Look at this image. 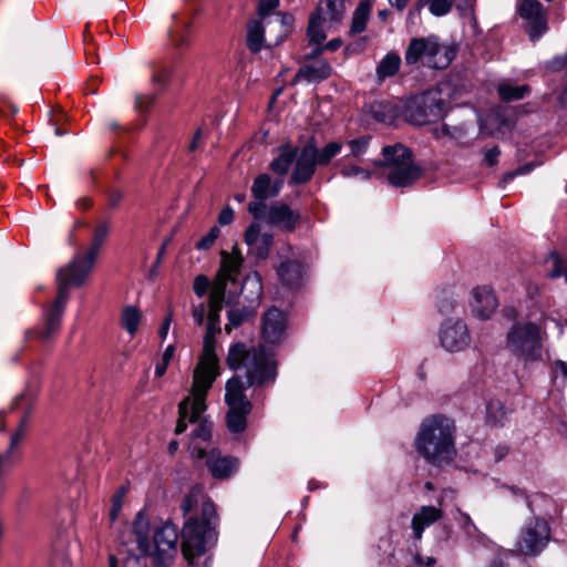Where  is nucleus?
Returning <instances> with one entry per match:
<instances>
[{
  "label": "nucleus",
  "instance_id": "f257e3e1",
  "mask_svg": "<svg viewBox=\"0 0 567 567\" xmlns=\"http://www.w3.org/2000/svg\"><path fill=\"white\" fill-rule=\"evenodd\" d=\"M110 231L107 221L100 223L93 231L92 244L82 257H74L56 274L58 293L54 302L45 311L42 328L25 331V339H39L42 342L51 340L60 331L62 317L70 298V289L83 286L92 271L99 251Z\"/></svg>",
  "mask_w": 567,
  "mask_h": 567
},
{
  "label": "nucleus",
  "instance_id": "f03ea898",
  "mask_svg": "<svg viewBox=\"0 0 567 567\" xmlns=\"http://www.w3.org/2000/svg\"><path fill=\"white\" fill-rule=\"evenodd\" d=\"M200 503V516L195 515L187 519L182 532V553L189 566L194 565L197 557L204 555L208 544L215 537L217 513L215 504L205 499L199 491H192L181 503V511L184 516L192 513Z\"/></svg>",
  "mask_w": 567,
  "mask_h": 567
},
{
  "label": "nucleus",
  "instance_id": "7ed1b4c3",
  "mask_svg": "<svg viewBox=\"0 0 567 567\" xmlns=\"http://www.w3.org/2000/svg\"><path fill=\"white\" fill-rule=\"evenodd\" d=\"M226 363L231 370L243 371L245 390L268 386L277 379V361L264 344L247 346L237 342L230 346Z\"/></svg>",
  "mask_w": 567,
  "mask_h": 567
},
{
  "label": "nucleus",
  "instance_id": "20e7f679",
  "mask_svg": "<svg viewBox=\"0 0 567 567\" xmlns=\"http://www.w3.org/2000/svg\"><path fill=\"white\" fill-rule=\"evenodd\" d=\"M454 434L453 420L443 415L427 417L416 435V450L431 464L449 463L456 455Z\"/></svg>",
  "mask_w": 567,
  "mask_h": 567
},
{
  "label": "nucleus",
  "instance_id": "39448f33",
  "mask_svg": "<svg viewBox=\"0 0 567 567\" xmlns=\"http://www.w3.org/2000/svg\"><path fill=\"white\" fill-rule=\"evenodd\" d=\"M341 150L342 144L339 142H329L319 148L316 136H310L301 147H298L289 184L305 185L309 183L313 178L317 167L328 166Z\"/></svg>",
  "mask_w": 567,
  "mask_h": 567
},
{
  "label": "nucleus",
  "instance_id": "423d86ee",
  "mask_svg": "<svg viewBox=\"0 0 567 567\" xmlns=\"http://www.w3.org/2000/svg\"><path fill=\"white\" fill-rule=\"evenodd\" d=\"M382 159L373 162L378 168L384 169L389 184L396 188L412 186L422 175L419 165L413 161L412 152L398 143L382 148Z\"/></svg>",
  "mask_w": 567,
  "mask_h": 567
},
{
  "label": "nucleus",
  "instance_id": "0eeeda50",
  "mask_svg": "<svg viewBox=\"0 0 567 567\" xmlns=\"http://www.w3.org/2000/svg\"><path fill=\"white\" fill-rule=\"evenodd\" d=\"M506 347L516 362L528 370L544 359L539 327L534 322H516L508 330Z\"/></svg>",
  "mask_w": 567,
  "mask_h": 567
},
{
  "label": "nucleus",
  "instance_id": "6e6552de",
  "mask_svg": "<svg viewBox=\"0 0 567 567\" xmlns=\"http://www.w3.org/2000/svg\"><path fill=\"white\" fill-rule=\"evenodd\" d=\"M456 55L453 45L441 42L435 34L412 38L404 51V62L412 66L422 64L434 70L446 69Z\"/></svg>",
  "mask_w": 567,
  "mask_h": 567
},
{
  "label": "nucleus",
  "instance_id": "1a4fd4ad",
  "mask_svg": "<svg viewBox=\"0 0 567 567\" xmlns=\"http://www.w3.org/2000/svg\"><path fill=\"white\" fill-rule=\"evenodd\" d=\"M220 255V268L214 279L210 289L219 288V291L224 295H228L229 289H238L240 295L244 288L250 285L254 289V297L251 300L259 301L262 295V284L259 274L254 272L248 275L243 284L239 281V275L244 259L238 248L234 247L230 254L227 251H221Z\"/></svg>",
  "mask_w": 567,
  "mask_h": 567
},
{
  "label": "nucleus",
  "instance_id": "9d476101",
  "mask_svg": "<svg viewBox=\"0 0 567 567\" xmlns=\"http://www.w3.org/2000/svg\"><path fill=\"white\" fill-rule=\"evenodd\" d=\"M447 107L443 89L436 86L410 99L404 109V116L414 125H425L442 118Z\"/></svg>",
  "mask_w": 567,
  "mask_h": 567
},
{
  "label": "nucleus",
  "instance_id": "9b49d317",
  "mask_svg": "<svg viewBox=\"0 0 567 567\" xmlns=\"http://www.w3.org/2000/svg\"><path fill=\"white\" fill-rule=\"evenodd\" d=\"M217 333L206 331L204 337L203 353L199 358L197 367L194 370L193 383L196 393L197 409L204 406L207 393L212 388L215 379L219 374L218 358L215 352V337Z\"/></svg>",
  "mask_w": 567,
  "mask_h": 567
},
{
  "label": "nucleus",
  "instance_id": "f8f14e48",
  "mask_svg": "<svg viewBox=\"0 0 567 567\" xmlns=\"http://www.w3.org/2000/svg\"><path fill=\"white\" fill-rule=\"evenodd\" d=\"M225 390V402L228 405L227 429L231 433H241L247 427V416L252 410V404L245 394L243 378L240 375L230 378L226 382Z\"/></svg>",
  "mask_w": 567,
  "mask_h": 567
},
{
  "label": "nucleus",
  "instance_id": "ddd939ff",
  "mask_svg": "<svg viewBox=\"0 0 567 567\" xmlns=\"http://www.w3.org/2000/svg\"><path fill=\"white\" fill-rule=\"evenodd\" d=\"M177 526L166 522L154 532L151 550L143 553L151 556L155 567H169L177 554Z\"/></svg>",
  "mask_w": 567,
  "mask_h": 567
},
{
  "label": "nucleus",
  "instance_id": "4468645a",
  "mask_svg": "<svg viewBox=\"0 0 567 567\" xmlns=\"http://www.w3.org/2000/svg\"><path fill=\"white\" fill-rule=\"evenodd\" d=\"M550 540V526L546 519L529 518L522 527L516 542L517 550L525 556L536 557Z\"/></svg>",
  "mask_w": 567,
  "mask_h": 567
},
{
  "label": "nucleus",
  "instance_id": "2eb2a0df",
  "mask_svg": "<svg viewBox=\"0 0 567 567\" xmlns=\"http://www.w3.org/2000/svg\"><path fill=\"white\" fill-rule=\"evenodd\" d=\"M189 451L195 460H205L208 472L218 481L229 480L239 468L236 456L224 455L218 449L206 451L204 446L190 444Z\"/></svg>",
  "mask_w": 567,
  "mask_h": 567
},
{
  "label": "nucleus",
  "instance_id": "dca6fc26",
  "mask_svg": "<svg viewBox=\"0 0 567 567\" xmlns=\"http://www.w3.org/2000/svg\"><path fill=\"white\" fill-rule=\"evenodd\" d=\"M282 186L284 181L280 178H272L266 173L257 175L250 188L254 200L248 204L249 214L254 218H262L267 208L266 200L277 197Z\"/></svg>",
  "mask_w": 567,
  "mask_h": 567
},
{
  "label": "nucleus",
  "instance_id": "f3484780",
  "mask_svg": "<svg viewBox=\"0 0 567 567\" xmlns=\"http://www.w3.org/2000/svg\"><path fill=\"white\" fill-rule=\"evenodd\" d=\"M440 341L450 352L465 350L471 343L467 326L461 320H446L441 328Z\"/></svg>",
  "mask_w": 567,
  "mask_h": 567
},
{
  "label": "nucleus",
  "instance_id": "a211bd4d",
  "mask_svg": "<svg viewBox=\"0 0 567 567\" xmlns=\"http://www.w3.org/2000/svg\"><path fill=\"white\" fill-rule=\"evenodd\" d=\"M287 334V317L276 307L269 308L261 317V337L267 343L278 344Z\"/></svg>",
  "mask_w": 567,
  "mask_h": 567
},
{
  "label": "nucleus",
  "instance_id": "6ab92c4d",
  "mask_svg": "<svg viewBox=\"0 0 567 567\" xmlns=\"http://www.w3.org/2000/svg\"><path fill=\"white\" fill-rule=\"evenodd\" d=\"M518 12L527 21V33L532 41L538 40L547 30L543 4L538 0H523Z\"/></svg>",
  "mask_w": 567,
  "mask_h": 567
},
{
  "label": "nucleus",
  "instance_id": "aec40b11",
  "mask_svg": "<svg viewBox=\"0 0 567 567\" xmlns=\"http://www.w3.org/2000/svg\"><path fill=\"white\" fill-rule=\"evenodd\" d=\"M239 297L238 289H229L228 295H224L219 291V288L210 289L207 311V328L208 332H220V311L223 305L231 306L237 302Z\"/></svg>",
  "mask_w": 567,
  "mask_h": 567
},
{
  "label": "nucleus",
  "instance_id": "412c9836",
  "mask_svg": "<svg viewBox=\"0 0 567 567\" xmlns=\"http://www.w3.org/2000/svg\"><path fill=\"white\" fill-rule=\"evenodd\" d=\"M258 219L286 231H293L300 219V214L292 210L289 205L277 202L267 206L265 216Z\"/></svg>",
  "mask_w": 567,
  "mask_h": 567
},
{
  "label": "nucleus",
  "instance_id": "4be33fe9",
  "mask_svg": "<svg viewBox=\"0 0 567 567\" xmlns=\"http://www.w3.org/2000/svg\"><path fill=\"white\" fill-rule=\"evenodd\" d=\"M245 243L250 251L259 259H266L274 244V236L270 233H262L260 225L252 223L245 231Z\"/></svg>",
  "mask_w": 567,
  "mask_h": 567
},
{
  "label": "nucleus",
  "instance_id": "5701e85b",
  "mask_svg": "<svg viewBox=\"0 0 567 567\" xmlns=\"http://www.w3.org/2000/svg\"><path fill=\"white\" fill-rule=\"evenodd\" d=\"M497 299L493 290L486 286L477 287L472 291V312L480 319H489L497 308Z\"/></svg>",
  "mask_w": 567,
  "mask_h": 567
},
{
  "label": "nucleus",
  "instance_id": "b1692460",
  "mask_svg": "<svg viewBox=\"0 0 567 567\" xmlns=\"http://www.w3.org/2000/svg\"><path fill=\"white\" fill-rule=\"evenodd\" d=\"M192 395L193 398H185L179 404H178V421L175 427V434L179 435L183 432L186 431L188 423H195L199 420L200 415L206 410V403L204 402L203 410L197 409L196 405V393L194 391V384L192 385Z\"/></svg>",
  "mask_w": 567,
  "mask_h": 567
},
{
  "label": "nucleus",
  "instance_id": "393cba45",
  "mask_svg": "<svg viewBox=\"0 0 567 567\" xmlns=\"http://www.w3.org/2000/svg\"><path fill=\"white\" fill-rule=\"evenodd\" d=\"M35 402V395L32 392H24L18 395L12 402L11 409H23L24 414L20 420L17 432L12 435L10 441L9 452L13 450L24 435V429L27 425L28 417L31 413L32 406Z\"/></svg>",
  "mask_w": 567,
  "mask_h": 567
},
{
  "label": "nucleus",
  "instance_id": "a878e982",
  "mask_svg": "<svg viewBox=\"0 0 567 567\" xmlns=\"http://www.w3.org/2000/svg\"><path fill=\"white\" fill-rule=\"evenodd\" d=\"M442 516V509L434 506H422L412 517L411 527L413 530V537L416 540H420L424 529L440 520Z\"/></svg>",
  "mask_w": 567,
  "mask_h": 567
},
{
  "label": "nucleus",
  "instance_id": "bb28decb",
  "mask_svg": "<svg viewBox=\"0 0 567 567\" xmlns=\"http://www.w3.org/2000/svg\"><path fill=\"white\" fill-rule=\"evenodd\" d=\"M332 74V66L324 60L316 61L302 65L296 73L293 82L305 80L307 82H321L330 78Z\"/></svg>",
  "mask_w": 567,
  "mask_h": 567
},
{
  "label": "nucleus",
  "instance_id": "cd10ccee",
  "mask_svg": "<svg viewBox=\"0 0 567 567\" xmlns=\"http://www.w3.org/2000/svg\"><path fill=\"white\" fill-rule=\"evenodd\" d=\"M279 154L275 157L269 168L279 176H285L289 172L291 165L295 163L298 154V146L292 145L290 142L284 143L278 147Z\"/></svg>",
  "mask_w": 567,
  "mask_h": 567
},
{
  "label": "nucleus",
  "instance_id": "c85d7f7f",
  "mask_svg": "<svg viewBox=\"0 0 567 567\" xmlns=\"http://www.w3.org/2000/svg\"><path fill=\"white\" fill-rule=\"evenodd\" d=\"M346 12V0H319L312 11L318 17L324 18L330 23H340Z\"/></svg>",
  "mask_w": 567,
  "mask_h": 567
},
{
  "label": "nucleus",
  "instance_id": "c756f323",
  "mask_svg": "<svg viewBox=\"0 0 567 567\" xmlns=\"http://www.w3.org/2000/svg\"><path fill=\"white\" fill-rule=\"evenodd\" d=\"M277 275L285 286L298 287L302 277V265L297 260L282 261L277 268Z\"/></svg>",
  "mask_w": 567,
  "mask_h": 567
},
{
  "label": "nucleus",
  "instance_id": "7c9ffc66",
  "mask_svg": "<svg viewBox=\"0 0 567 567\" xmlns=\"http://www.w3.org/2000/svg\"><path fill=\"white\" fill-rule=\"evenodd\" d=\"M372 11L371 0H361L352 12L349 35L362 33L368 24Z\"/></svg>",
  "mask_w": 567,
  "mask_h": 567
},
{
  "label": "nucleus",
  "instance_id": "2f4dec72",
  "mask_svg": "<svg viewBox=\"0 0 567 567\" xmlns=\"http://www.w3.org/2000/svg\"><path fill=\"white\" fill-rule=\"evenodd\" d=\"M372 117L380 123L393 124L399 116L396 105L390 101L374 102L370 106Z\"/></svg>",
  "mask_w": 567,
  "mask_h": 567
},
{
  "label": "nucleus",
  "instance_id": "473e14b6",
  "mask_svg": "<svg viewBox=\"0 0 567 567\" xmlns=\"http://www.w3.org/2000/svg\"><path fill=\"white\" fill-rule=\"evenodd\" d=\"M148 522L143 517L141 513L137 514L132 525V533L135 537L137 548L140 551L147 553L151 550V542L148 540Z\"/></svg>",
  "mask_w": 567,
  "mask_h": 567
},
{
  "label": "nucleus",
  "instance_id": "72a5a7b5",
  "mask_svg": "<svg viewBox=\"0 0 567 567\" xmlns=\"http://www.w3.org/2000/svg\"><path fill=\"white\" fill-rule=\"evenodd\" d=\"M401 62V56L396 52L386 53L377 66L378 79L383 81L386 78L394 76L400 70Z\"/></svg>",
  "mask_w": 567,
  "mask_h": 567
},
{
  "label": "nucleus",
  "instance_id": "f704fd0d",
  "mask_svg": "<svg viewBox=\"0 0 567 567\" xmlns=\"http://www.w3.org/2000/svg\"><path fill=\"white\" fill-rule=\"evenodd\" d=\"M265 42V27L259 20H250L247 24V47L257 53L259 52Z\"/></svg>",
  "mask_w": 567,
  "mask_h": 567
},
{
  "label": "nucleus",
  "instance_id": "c9c22d12",
  "mask_svg": "<svg viewBox=\"0 0 567 567\" xmlns=\"http://www.w3.org/2000/svg\"><path fill=\"white\" fill-rule=\"evenodd\" d=\"M255 315L256 309L251 306L230 309L227 312L228 323L225 326L226 332L230 333L233 329L240 327L244 322L255 317Z\"/></svg>",
  "mask_w": 567,
  "mask_h": 567
},
{
  "label": "nucleus",
  "instance_id": "e433bc0d",
  "mask_svg": "<svg viewBox=\"0 0 567 567\" xmlns=\"http://www.w3.org/2000/svg\"><path fill=\"white\" fill-rule=\"evenodd\" d=\"M508 411L499 400H489L486 405V422L491 426H502Z\"/></svg>",
  "mask_w": 567,
  "mask_h": 567
},
{
  "label": "nucleus",
  "instance_id": "4c0bfd02",
  "mask_svg": "<svg viewBox=\"0 0 567 567\" xmlns=\"http://www.w3.org/2000/svg\"><path fill=\"white\" fill-rule=\"evenodd\" d=\"M324 22V18L311 12L307 28V37L311 44L319 45L326 40L327 35L322 27Z\"/></svg>",
  "mask_w": 567,
  "mask_h": 567
},
{
  "label": "nucleus",
  "instance_id": "58836bf2",
  "mask_svg": "<svg viewBox=\"0 0 567 567\" xmlns=\"http://www.w3.org/2000/svg\"><path fill=\"white\" fill-rule=\"evenodd\" d=\"M548 275L551 278L564 277L567 282V256L564 257L557 251H551L547 259Z\"/></svg>",
  "mask_w": 567,
  "mask_h": 567
},
{
  "label": "nucleus",
  "instance_id": "ea45409f",
  "mask_svg": "<svg viewBox=\"0 0 567 567\" xmlns=\"http://www.w3.org/2000/svg\"><path fill=\"white\" fill-rule=\"evenodd\" d=\"M142 313L135 306H126L122 310L121 324L131 334L134 336L138 329Z\"/></svg>",
  "mask_w": 567,
  "mask_h": 567
},
{
  "label": "nucleus",
  "instance_id": "a19ab883",
  "mask_svg": "<svg viewBox=\"0 0 567 567\" xmlns=\"http://www.w3.org/2000/svg\"><path fill=\"white\" fill-rule=\"evenodd\" d=\"M498 94L499 97L505 102H512L524 99L530 92V87L526 84L524 85H512L508 83H504L498 85Z\"/></svg>",
  "mask_w": 567,
  "mask_h": 567
},
{
  "label": "nucleus",
  "instance_id": "79ce46f5",
  "mask_svg": "<svg viewBox=\"0 0 567 567\" xmlns=\"http://www.w3.org/2000/svg\"><path fill=\"white\" fill-rule=\"evenodd\" d=\"M347 157L338 162L339 174L344 178L360 177L364 181H369L373 173L355 164L348 163Z\"/></svg>",
  "mask_w": 567,
  "mask_h": 567
},
{
  "label": "nucleus",
  "instance_id": "37998d69",
  "mask_svg": "<svg viewBox=\"0 0 567 567\" xmlns=\"http://www.w3.org/2000/svg\"><path fill=\"white\" fill-rule=\"evenodd\" d=\"M432 134L437 140L447 137L453 141H460L465 136L466 131L462 125L451 127L447 124H442L440 127L433 128Z\"/></svg>",
  "mask_w": 567,
  "mask_h": 567
},
{
  "label": "nucleus",
  "instance_id": "c03bdc74",
  "mask_svg": "<svg viewBox=\"0 0 567 567\" xmlns=\"http://www.w3.org/2000/svg\"><path fill=\"white\" fill-rule=\"evenodd\" d=\"M188 27L189 22L176 20L174 25L169 29L168 34L175 47H182L187 43L186 30Z\"/></svg>",
  "mask_w": 567,
  "mask_h": 567
},
{
  "label": "nucleus",
  "instance_id": "a18cd8bd",
  "mask_svg": "<svg viewBox=\"0 0 567 567\" xmlns=\"http://www.w3.org/2000/svg\"><path fill=\"white\" fill-rule=\"evenodd\" d=\"M212 430H213L212 422L207 421L206 419L200 420L198 425L196 426V429H194L192 432V439H193L192 444L198 445L195 442L196 440H200L202 442H205V443L209 442L212 439Z\"/></svg>",
  "mask_w": 567,
  "mask_h": 567
},
{
  "label": "nucleus",
  "instance_id": "49530a36",
  "mask_svg": "<svg viewBox=\"0 0 567 567\" xmlns=\"http://www.w3.org/2000/svg\"><path fill=\"white\" fill-rule=\"evenodd\" d=\"M370 141L371 137L368 135L348 141L347 145L350 148V155L355 158L363 156L368 150Z\"/></svg>",
  "mask_w": 567,
  "mask_h": 567
},
{
  "label": "nucleus",
  "instance_id": "de8ad7c7",
  "mask_svg": "<svg viewBox=\"0 0 567 567\" xmlns=\"http://www.w3.org/2000/svg\"><path fill=\"white\" fill-rule=\"evenodd\" d=\"M429 11L435 17L447 14L453 7L452 0H425Z\"/></svg>",
  "mask_w": 567,
  "mask_h": 567
},
{
  "label": "nucleus",
  "instance_id": "09e8293b",
  "mask_svg": "<svg viewBox=\"0 0 567 567\" xmlns=\"http://www.w3.org/2000/svg\"><path fill=\"white\" fill-rule=\"evenodd\" d=\"M169 78V70L166 68H162L159 70H155L152 74V84L154 86V91L161 93L165 90L167 85V81Z\"/></svg>",
  "mask_w": 567,
  "mask_h": 567
},
{
  "label": "nucleus",
  "instance_id": "8fccbe9b",
  "mask_svg": "<svg viewBox=\"0 0 567 567\" xmlns=\"http://www.w3.org/2000/svg\"><path fill=\"white\" fill-rule=\"evenodd\" d=\"M157 94L158 93L155 91H153L152 93H147V94H143V93L136 94L135 95V109L138 112H147L148 109L151 107V105H153V103L155 102Z\"/></svg>",
  "mask_w": 567,
  "mask_h": 567
},
{
  "label": "nucleus",
  "instance_id": "3c124183",
  "mask_svg": "<svg viewBox=\"0 0 567 567\" xmlns=\"http://www.w3.org/2000/svg\"><path fill=\"white\" fill-rule=\"evenodd\" d=\"M220 235V229L218 226H213L207 235H205L203 238H200L195 247L199 250H207L209 249L216 241V239Z\"/></svg>",
  "mask_w": 567,
  "mask_h": 567
},
{
  "label": "nucleus",
  "instance_id": "603ef678",
  "mask_svg": "<svg viewBox=\"0 0 567 567\" xmlns=\"http://www.w3.org/2000/svg\"><path fill=\"white\" fill-rule=\"evenodd\" d=\"M540 163H537V162H530V163L520 165L516 169L504 174V176L502 178V183L506 184V183H509L511 181H513L516 176L526 175V174L530 173Z\"/></svg>",
  "mask_w": 567,
  "mask_h": 567
},
{
  "label": "nucleus",
  "instance_id": "864d4df0",
  "mask_svg": "<svg viewBox=\"0 0 567 567\" xmlns=\"http://www.w3.org/2000/svg\"><path fill=\"white\" fill-rule=\"evenodd\" d=\"M280 0H260L258 3V16L261 19L269 17L271 11L279 7Z\"/></svg>",
  "mask_w": 567,
  "mask_h": 567
},
{
  "label": "nucleus",
  "instance_id": "5fc2aeb1",
  "mask_svg": "<svg viewBox=\"0 0 567 567\" xmlns=\"http://www.w3.org/2000/svg\"><path fill=\"white\" fill-rule=\"evenodd\" d=\"M208 288H209V280L206 276L204 275H198L195 280H194V285H193V289H194V292L196 296L198 297H204L207 291H208Z\"/></svg>",
  "mask_w": 567,
  "mask_h": 567
},
{
  "label": "nucleus",
  "instance_id": "6e6d98bb",
  "mask_svg": "<svg viewBox=\"0 0 567 567\" xmlns=\"http://www.w3.org/2000/svg\"><path fill=\"white\" fill-rule=\"evenodd\" d=\"M501 150L498 146H493L484 152V163L488 166H494L498 162Z\"/></svg>",
  "mask_w": 567,
  "mask_h": 567
},
{
  "label": "nucleus",
  "instance_id": "4d7b16f0",
  "mask_svg": "<svg viewBox=\"0 0 567 567\" xmlns=\"http://www.w3.org/2000/svg\"><path fill=\"white\" fill-rule=\"evenodd\" d=\"M277 17H278V22L280 23V25L282 28L284 34H287L293 24V21H295L293 16L290 13L278 12Z\"/></svg>",
  "mask_w": 567,
  "mask_h": 567
},
{
  "label": "nucleus",
  "instance_id": "13d9d810",
  "mask_svg": "<svg viewBox=\"0 0 567 567\" xmlns=\"http://www.w3.org/2000/svg\"><path fill=\"white\" fill-rule=\"evenodd\" d=\"M123 493H124V489L122 488L112 498V507H111V511H110V516H111L112 520H114L116 518L117 514L122 509V496H123Z\"/></svg>",
  "mask_w": 567,
  "mask_h": 567
},
{
  "label": "nucleus",
  "instance_id": "bf43d9fd",
  "mask_svg": "<svg viewBox=\"0 0 567 567\" xmlns=\"http://www.w3.org/2000/svg\"><path fill=\"white\" fill-rule=\"evenodd\" d=\"M107 203L110 208H116L121 200L123 199V193L120 189H109L107 193Z\"/></svg>",
  "mask_w": 567,
  "mask_h": 567
},
{
  "label": "nucleus",
  "instance_id": "052dcab7",
  "mask_svg": "<svg viewBox=\"0 0 567 567\" xmlns=\"http://www.w3.org/2000/svg\"><path fill=\"white\" fill-rule=\"evenodd\" d=\"M425 6H427L425 0H416L408 12V21L414 22V19L420 17L421 11Z\"/></svg>",
  "mask_w": 567,
  "mask_h": 567
},
{
  "label": "nucleus",
  "instance_id": "680f3d73",
  "mask_svg": "<svg viewBox=\"0 0 567 567\" xmlns=\"http://www.w3.org/2000/svg\"><path fill=\"white\" fill-rule=\"evenodd\" d=\"M234 220V210L229 207V206H226L225 208H223L218 215V223L223 226H226V225H229L231 224Z\"/></svg>",
  "mask_w": 567,
  "mask_h": 567
},
{
  "label": "nucleus",
  "instance_id": "e2e57ef3",
  "mask_svg": "<svg viewBox=\"0 0 567 567\" xmlns=\"http://www.w3.org/2000/svg\"><path fill=\"white\" fill-rule=\"evenodd\" d=\"M205 316H206V307L204 303H199L198 306H195L193 308L192 317L198 326H202L204 323Z\"/></svg>",
  "mask_w": 567,
  "mask_h": 567
},
{
  "label": "nucleus",
  "instance_id": "0e129e2a",
  "mask_svg": "<svg viewBox=\"0 0 567 567\" xmlns=\"http://www.w3.org/2000/svg\"><path fill=\"white\" fill-rule=\"evenodd\" d=\"M558 373H560L565 379H567V362L566 361L557 360L553 363V375L556 378Z\"/></svg>",
  "mask_w": 567,
  "mask_h": 567
},
{
  "label": "nucleus",
  "instance_id": "69168bd1",
  "mask_svg": "<svg viewBox=\"0 0 567 567\" xmlns=\"http://www.w3.org/2000/svg\"><path fill=\"white\" fill-rule=\"evenodd\" d=\"M172 320H173V313L172 311L169 310L164 319V322L162 323L161 328H159V337L164 340L166 337H167V333H168V330H169V327H171V323H172Z\"/></svg>",
  "mask_w": 567,
  "mask_h": 567
},
{
  "label": "nucleus",
  "instance_id": "338daca9",
  "mask_svg": "<svg viewBox=\"0 0 567 567\" xmlns=\"http://www.w3.org/2000/svg\"><path fill=\"white\" fill-rule=\"evenodd\" d=\"M483 567H509V564L501 555H495Z\"/></svg>",
  "mask_w": 567,
  "mask_h": 567
},
{
  "label": "nucleus",
  "instance_id": "774afa93",
  "mask_svg": "<svg viewBox=\"0 0 567 567\" xmlns=\"http://www.w3.org/2000/svg\"><path fill=\"white\" fill-rule=\"evenodd\" d=\"M414 561L420 567H422V566L432 567L436 563V560L433 557L424 558L423 556H421L419 554L415 555Z\"/></svg>",
  "mask_w": 567,
  "mask_h": 567
}]
</instances>
